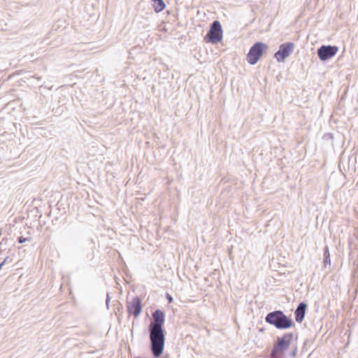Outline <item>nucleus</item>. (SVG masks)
I'll use <instances>...</instances> for the list:
<instances>
[{
	"mask_svg": "<svg viewBox=\"0 0 358 358\" xmlns=\"http://www.w3.org/2000/svg\"><path fill=\"white\" fill-rule=\"evenodd\" d=\"M152 7L157 13L162 11L165 8V3L163 0H152Z\"/></svg>",
	"mask_w": 358,
	"mask_h": 358,
	"instance_id": "nucleus-10",
	"label": "nucleus"
},
{
	"mask_svg": "<svg viewBox=\"0 0 358 358\" xmlns=\"http://www.w3.org/2000/svg\"><path fill=\"white\" fill-rule=\"evenodd\" d=\"M306 308L307 305L303 302L300 303L297 306L294 313L295 319L297 322H301L304 319Z\"/></svg>",
	"mask_w": 358,
	"mask_h": 358,
	"instance_id": "nucleus-9",
	"label": "nucleus"
},
{
	"mask_svg": "<svg viewBox=\"0 0 358 358\" xmlns=\"http://www.w3.org/2000/svg\"><path fill=\"white\" fill-rule=\"evenodd\" d=\"M166 299H168L169 303L172 302L173 301V298L169 294H166Z\"/></svg>",
	"mask_w": 358,
	"mask_h": 358,
	"instance_id": "nucleus-14",
	"label": "nucleus"
},
{
	"mask_svg": "<svg viewBox=\"0 0 358 358\" xmlns=\"http://www.w3.org/2000/svg\"><path fill=\"white\" fill-rule=\"evenodd\" d=\"M293 43H285L280 45L279 50L275 53V58L279 62H283L294 50Z\"/></svg>",
	"mask_w": 358,
	"mask_h": 358,
	"instance_id": "nucleus-6",
	"label": "nucleus"
},
{
	"mask_svg": "<svg viewBox=\"0 0 358 358\" xmlns=\"http://www.w3.org/2000/svg\"><path fill=\"white\" fill-rule=\"evenodd\" d=\"M127 310L130 315H133L135 317H137L141 313V300L139 297L136 296L133 298L130 301L127 303Z\"/></svg>",
	"mask_w": 358,
	"mask_h": 358,
	"instance_id": "nucleus-8",
	"label": "nucleus"
},
{
	"mask_svg": "<svg viewBox=\"0 0 358 358\" xmlns=\"http://www.w3.org/2000/svg\"><path fill=\"white\" fill-rule=\"evenodd\" d=\"M27 241H29V238H24L22 236H20L17 238V241L18 243H25Z\"/></svg>",
	"mask_w": 358,
	"mask_h": 358,
	"instance_id": "nucleus-12",
	"label": "nucleus"
},
{
	"mask_svg": "<svg viewBox=\"0 0 358 358\" xmlns=\"http://www.w3.org/2000/svg\"><path fill=\"white\" fill-rule=\"evenodd\" d=\"M336 46L322 45L317 50V55L322 61H325L334 57L338 52Z\"/></svg>",
	"mask_w": 358,
	"mask_h": 358,
	"instance_id": "nucleus-7",
	"label": "nucleus"
},
{
	"mask_svg": "<svg viewBox=\"0 0 358 358\" xmlns=\"http://www.w3.org/2000/svg\"><path fill=\"white\" fill-rule=\"evenodd\" d=\"M297 352V348H294V349H293V350L290 352V356L291 357H294L296 355Z\"/></svg>",
	"mask_w": 358,
	"mask_h": 358,
	"instance_id": "nucleus-13",
	"label": "nucleus"
},
{
	"mask_svg": "<svg viewBox=\"0 0 358 358\" xmlns=\"http://www.w3.org/2000/svg\"><path fill=\"white\" fill-rule=\"evenodd\" d=\"M265 321L278 329H286L294 325L293 321L281 310H275L267 314Z\"/></svg>",
	"mask_w": 358,
	"mask_h": 358,
	"instance_id": "nucleus-2",
	"label": "nucleus"
},
{
	"mask_svg": "<svg viewBox=\"0 0 358 358\" xmlns=\"http://www.w3.org/2000/svg\"><path fill=\"white\" fill-rule=\"evenodd\" d=\"M109 301H110V296H109V294H107L106 300V303L107 306H108Z\"/></svg>",
	"mask_w": 358,
	"mask_h": 358,
	"instance_id": "nucleus-15",
	"label": "nucleus"
},
{
	"mask_svg": "<svg viewBox=\"0 0 358 358\" xmlns=\"http://www.w3.org/2000/svg\"><path fill=\"white\" fill-rule=\"evenodd\" d=\"M266 48L267 46L262 42H257L255 43L251 47L249 52L247 55V59L248 63L252 65L255 64L262 56L264 49Z\"/></svg>",
	"mask_w": 358,
	"mask_h": 358,
	"instance_id": "nucleus-5",
	"label": "nucleus"
},
{
	"mask_svg": "<svg viewBox=\"0 0 358 358\" xmlns=\"http://www.w3.org/2000/svg\"><path fill=\"white\" fill-rule=\"evenodd\" d=\"M292 338L293 334L292 333L285 334L282 337H278L277 343L274 345L271 352V357L273 358L281 357L290 345Z\"/></svg>",
	"mask_w": 358,
	"mask_h": 358,
	"instance_id": "nucleus-3",
	"label": "nucleus"
},
{
	"mask_svg": "<svg viewBox=\"0 0 358 358\" xmlns=\"http://www.w3.org/2000/svg\"><path fill=\"white\" fill-rule=\"evenodd\" d=\"M331 264L330 252L328 246H325L324 248V266Z\"/></svg>",
	"mask_w": 358,
	"mask_h": 358,
	"instance_id": "nucleus-11",
	"label": "nucleus"
},
{
	"mask_svg": "<svg viewBox=\"0 0 358 358\" xmlns=\"http://www.w3.org/2000/svg\"><path fill=\"white\" fill-rule=\"evenodd\" d=\"M222 39V29L219 21L215 20L210 26V30L205 36V41L212 44H217Z\"/></svg>",
	"mask_w": 358,
	"mask_h": 358,
	"instance_id": "nucleus-4",
	"label": "nucleus"
},
{
	"mask_svg": "<svg viewBox=\"0 0 358 358\" xmlns=\"http://www.w3.org/2000/svg\"><path fill=\"white\" fill-rule=\"evenodd\" d=\"M164 313L161 310H156L152 314V320L149 326L150 349L154 357H159L164 348L165 334L163 329Z\"/></svg>",
	"mask_w": 358,
	"mask_h": 358,
	"instance_id": "nucleus-1",
	"label": "nucleus"
}]
</instances>
